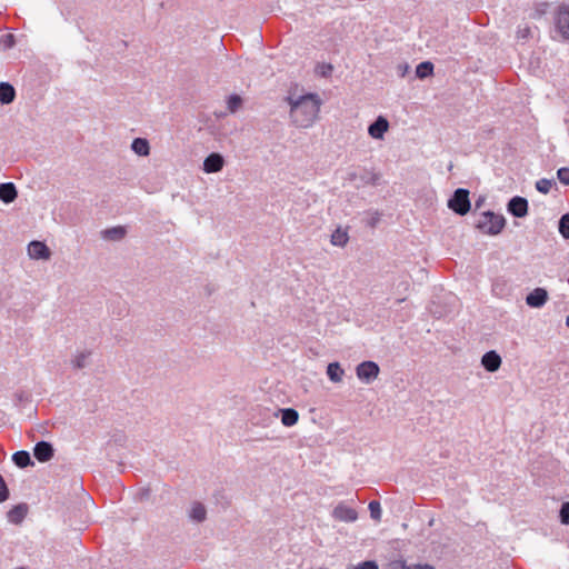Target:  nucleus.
I'll list each match as a JSON object with an SVG mask.
<instances>
[{
  "instance_id": "nucleus-1",
  "label": "nucleus",
  "mask_w": 569,
  "mask_h": 569,
  "mask_svg": "<svg viewBox=\"0 0 569 569\" xmlns=\"http://www.w3.org/2000/svg\"><path fill=\"white\" fill-rule=\"evenodd\" d=\"M290 106V118L292 122L301 128L310 127L318 117L321 100L317 93H306L295 98H286Z\"/></svg>"
},
{
  "instance_id": "nucleus-2",
  "label": "nucleus",
  "mask_w": 569,
  "mask_h": 569,
  "mask_svg": "<svg viewBox=\"0 0 569 569\" xmlns=\"http://www.w3.org/2000/svg\"><path fill=\"white\" fill-rule=\"evenodd\" d=\"M506 226V219L502 214L493 211H485L476 222V228L485 234H499Z\"/></svg>"
},
{
  "instance_id": "nucleus-3",
  "label": "nucleus",
  "mask_w": 569,
  "mask_h": 569,
  "mask_svg": "<svg viewBox=\"0 0 569 569\" xmlns=\"http://www.w3.org/2000/svg\"><path fill=\"white\" fill-rule=\"evenodd\" d=\"M469 194L466 188L456 189L447 201L448 208L456 214L466 216L471 209Z\"/></svg>"
},
{
  "instance_id": "nucleus-4",
  "label": "nucleus",
  "mask_w": 569,
  "mask_h": 569,
  "mask_svg": "<svg viewBox=\"0 0 569 569\" xmlns=\"http://www.w3.org/2000/svg\"><path fill=\"white\" fill-rule=\"evenodd\" d=\"M553 23L565 41H569V4L560 3L553 11Z\"/></svg>"
},
{
  "instance_id": "nucleus-5",
  "label": "nucleus",
  "mask_w": 569,
  "mask_h": 569,
  "mask_svg": "<svg viewBox=\"0 0 569 569\" xmlns=\"http://www.w3.org/2000/svg\"><path fill=\"white\" fill-rule=\"evenodd\" d=\"M348 180L351 182H356L357 188H361L369 184L379 186L381 181V174L379 172H375L363 168L360 171L349 172Z\"/></svg>"
},
{
  "instance_id": "nucleus-6",
  "label": "nucleus",
  "mask_w": 569,
  "mask_h": 569,
  "mask_svg": "<svg viewBox=\"0 0 569 569\" xmlns=\"http://www.w3.org/2000/svg\"><path fill=\"white\" fill-rule=\"evenodd\" d=\"M380 368L377 362L366 360L360 362L356 368L358 379L365 383H371L379 375Z\"/></svg>"
},
{
  "instance_id": "nucleus-7",
  "label": "nucleus",
  "mask_w": 569,
  "mask_h": 569,
  "mask_svg": "<svg viewBox=\"0 0 569 569\" xmlns=\"http://www.w3.org/2000/svg\"><path fill=\"white\" fill-rule=\"evenodd\" d=\"M528 200L521 196L512 197L507 203V211L516 217L523 218L528 214Z\"/></svg>"
},
{
  "instance_id": "nucleus-8",
  "label": "nucleus",
  "mask_w": 569,
  "mask_h": 569,
  "mask_svg": "<svg viewBox=\"0 0 569 569\" xmlns=\"http://www.w3.org/2000/svg\"><path fill=\"white\" fill-rule=\"evenodd\" d=\"M27 250L31 259L48 260L51 256L49 247L44 242L39 240H32L28 244Z\"/></svg>"
},
{
  "instance_id": "nucleus-9",
  "label": "nucleus",
  "mask_w": 569,
  "mask_h": 569,
  "mask_svg": "<svg viewBox=\"0 0 569 569\" xmlns=\"http://www.w3.org/2000/svg\"><path fill=\"white\" fill-rule=\"evenodd\" d=\"M33 456L39 462H48L54 456V448L49 441H38L33 448Z\"/></svg>"
},
{
  "instance_id": "nucleus-10",
  "label": "nucleus",
  "mask_w": 569,
  "mask_h": 569,
  "mask_svg": "<svg viewBox=\"0 0 569 569\" xmlns=\"http://www.w3.org/2000/svg\"><path fill=\"white\" fill-rule=\"evenodd\" d=\"M332 517L339 521L355 522L358 519V513L356 509L341 502L335 507Z\"/></svg>"
},
{
  "instance_id": "nucleus-11",
  "label": "nucleus",
  "mask_w": 569,
  "mask_h": 569,
  "mask_svg": "<svg viewBox=\"0 0 569 569\" xmlns=\"http://www.w3.org/2000/svg\"><path fill=\"white\" fill-rule=\"evenodd\" d=\"M224 166V159L222 154L218 152H211L203 160L202 169L206 173H216L222 170Z\"/></svg>"
},
{
  "instance_id": "nucleus-12",
  "label": "nucleus",
  "mask_w": 569,
  "mask_h": 569,
  "mask_svg": "<svg viewBox=\"0 0 569 569\" xmlns=\"http://www.w3.org/2000/svg\"><path fill=\"white\" fill-rule=\"evenodd\" d=\"M548 291L545 288H535L526 297V303L531 308H541L548 301Z\"/></svg>"
},
{
  "instance_id": "nucleus-13",
  "label": "nucleus",
  "mask_w": 569,
  "mask_h": 569,
  "mask_svg": "<svg viewBox=\"0 0 569 569\" xmlns=\"http://www.w3.org/2000/svg\"><path fill=\"white\" fill-rule=\"evenodd\" d=\"M501 362V357L496 350H489L481 357V365L488 372L498 371Z\"/></svg>"
},
{
  "instance_id": "nucleus-14",
  "label": "nucleus",
  "mask_w": 569,
  "mask_h": 569,
  "mask_svg": "<svg viewBox=\"0 0 569 569\" xmlns=\"http://www.w3.org/2000/svg\"><path fill=\"white\" fill-rule=\"evenodd\" d=\"M389 129V122L383 116H379L376 120L368 127V133L373 139H382L385 133Z\"/></svg>"
},
{
  "instance_id": "nucleus-15",
  "label": "nucleus",
  "mask_w": 569,
  "mask_h": 569,
  "mask_svg": "<svg viewBox=\"0 0 569 569\" xmlns=\"http://www.w3.org/2000/svg\"><path fill=\"white\" fill-rule=\"evenodd\" d=\"M269 413V417H278L280 416L281 418V422L283 423V426L286 427H292L295 426L297 422H298V419H299V413L296 409L293 408H283V409H278L277 411H274L273 413Z\"/></svg>"
},
{
  "instance_id": "nucleus-16",
  "label": "nucleus",
  "mask_w": 569,
  "mask_h": 569,
  "mask_svg": "<svg viewBox=\"0 0 569 569\" xmlns=\"http://www.w3.org/2000/svg\"><path fill=\"white\" fill-rule=\"evenodd\" d=\"M18 197V190L13 182L0 183V200L4 203L13 202Z\"/></svg>"
},
{
  "instance_id": "nucleus-17",
  "label": "nucleus",
  "mask_w": 569,
  "mask_h": 569,
  "mask_svg": "<svg viewBox=\"0 0 569 569\" xmlns=\"http://www.w3.org/2000/svg\"><path fill=\"white\" fill-rule=\"evenodd\" d=\"M28 513V506L26 503H19L13 506L7 513L8 520L11 523L19 525L26 518Z\"/></svg>"
},
{
  "instance_id": "nucleus-18",
  "label": "nucleus",
  "mask_w": 569,
  "mask_h": 569,
  "mask_svg": "<svg viewBox=\"0 0 569 569\" xmlns=\"http://www.w3.org/2000/svg\"><path fill=\"white\" fill-rule=\"evenodd\" d=\"M127 230L122 226L107 228L101 231V237L108 241H120L124 238Z\"/></svg>"
},
{
  "instance_id": "nucleus-19",
  "label": "nucleus",
  "mask_w": 569,
  "mask_h": 569,
  "mask_svg": "<svg viewBox=\"0 0 569 569\" xmlns=\"http://www.w3.org/2000/svg\"><path fill=\"white\" fill-rule=\"evenodd\" d=\"M16 98V89L9 82H0V102L2 104H9L13 102Z\"/></svg>"
},
{
  "instance_id": "nucleus-20",
  "label": "nucleus",
  "mask_w": 569,
  "mask_h": 569,
  "mask_svg": "<svg viewBox=\"0 0 569 569\" xmlns=\"http://www.w3.org/2000/svg\"><path fill=\"white\" fill-rule=\"evenodd\" d=\"M131 150L141 157H147L150 153V144L146 138H134L131 142Z\"/></svg>"
},
{
  "instance_id": "nucleus-21",
  "label": "nucleus",
  "mask_w": 569,
  "mask_h": 569,
  "mask_svg": "<svg viewBox=\"0 0 569 569\" xmlns=\"http://www.w3.org/2000/svg\"><path fill=\"white\" fill-rule=\"evenodd\" d=\"M13 463L19 468H27L29 466H33L34 462L31 459V456L26 450H19L12 455Z\"/></svg>"
},
{
  "instance_id": "nucleus-22",
  "label": "nucleus",
  "mask_w": 569,
  "mask_h": 569,
  "mask_svg": "<svg viewBox=\"0 0 569 569\" xmlns=\"http://www.w3.org/2000/svg\"><path fill=\"white\" fill-rule=\"evenodd\" d=\"M189 517L192 521L198 523L204 521L207 517V510L204 505L197 501L193 502L189 511Z\"/></svg>"
},
{
  "instance_id": "nucleus-23",
  "label": "nucleus",
  "mask_w": 569,
  "mask_h": 569,
  "mask_svg": "<svg viewBox=\"0 0 569 569\" xmlns=\"http://www.w3.org/2000/svg\"><path fill=\"white\" fill-rule=\"evenodd\" d=\"M345 371L339 362H330L327 366V376L332 382H340Z\"/></svg>"
},
{
  "instance_id": "nucleus-24",
  "label": "nucleus",
  "mask_w": 569,
  "mask_h": 569,
  "mask_svg": "<svg viewBox=\"0 0 569 569\" xmlns=\"http://www.w3.org/2000/svg\"><path fill=\"white\" fill-rule=\"evenodd\" d=\"M349 240L347 229L338 227L331 234V243L337 247H345Z\"/></svg>"
},
{
  "instance_id": "nucleus-25",
  "label": "nucleus",
  "mask_w": 569,
  "mask_h": 569,
  "mask_svg": "<svg viewBox=\"0 0 569 569\" xmlns=\"http://www.w3.org/2000/svg\"><path fill=\"white\" fill-rule=\"evenodd\" d=\"M435 66L431 61H422L416 67V77L426 79L433 74Z\"/></svg>"
},
{
  "instance_id": "nucleus-26",
  "label": "nucleus",
  "mask_w": 569,
  "mask_h": 569,
  "mask_svg": "<svg viewBox=\"0 0 569 569\" xmlns=\"http://www.w3.org/2000/svg\"><path fill=\"white\" fill-rule=\"evenodd\" d=\"M558 231L563 239L569 240V212L560 217L558 222Z\"/></svg>"
},
{
  "instance_id": "nucleus-27",
  "label": "nucleus",
  "mask_w": 569,
  "mask_h": 569,
  "mask_svg": "<svg viewBox=\"0 0 569 569\" xmlns=\"http://www.w3.org/2000/svg\"><path fill=\"white\" fill-rule=\"evenodd\" d=\"M91 355L90 351L79 352L71 361L74 369H83L87 367V359Z\"/></svg>"
},
{
  "instance_id": "nucleus-28",
  "label": "nucleus",
  "mask_w": 569,
  "mask_h": 569,
  "mask_svg": "<svg viewBox=\"0 0 569 569\" xmlns=\"http://www.w3.org/2000/svg\"><path fill=\"white\" fill-rule=\"evenodd\" d=\"M16 44V37L12 33H6L0 37V49L7 51Z\"/></svg>"
},
{
  "instance_id": "nucleus-29",
  "label": "nucleus",
  "mask_w": 569,
  "mask_h": 569,
  "mask_svg": "<svg viewBox=\"0 0 569 569\" xmlns=\"http://www.w3.org/2000/svg\"><path fill=\"white\" fill-rule=\"evenodd\" d=\"M368 509L370 511V517L373 520L379 521L381 519L382 510L378 500H371L368 505Z\"/></svg>"
},
{
  "instance_id": "nucleus-30",
  "label": "nucleus",
  "mask_w": 569,
  "mask_h": 569,
  "mask_svg": "<svg viewBox=\"0 0 569 569\" xmlns=\"http://www.w3.org/2000/svg\"><path fill=\"white\" fill-rule=\"evenodd\" d=\"M242 104V99L240 96L233 93L230 94L227 99V108L230 112H236L240 106Z\"/></svg>"
},
{
  "instance_id": "nucleus-31",
  "label": "nucleus",
  "mask_w": 569,
  "mask_h": 569,
  "mask_svg": "<svg viewBox=\"0 0 569 569\" xmlns=\"http://www.w3.org/2000/svg\"><path fill=\"white\" fill-rule=\"evenodd\" d=\"M558 517L561 525L569 526V501L561 503Z\"/></svg>"
},
{
  "instance_id": "nucleus-32",
  "label": "nucleus",
  "mask_w": 569,
  "mask_h": 569,
  "mask_svg": "<svg viewBox=\"0 0 569 569\" xmlns=\"http://www.w3.org/2000/svg\"><path fill=\"white\" fill-rule=\"evenodd\" d=\"M552 183L553 181L552 180H549V179H546V178H542V179H539L537 182H536V189L543 193V194H547L551 187H552Z\"/></svg>"
},
{
  "instance_id": "nucleus-33",
  "label": "nucleus",
  "mask_w": 569,
  "mask_h": 569,
  "mask_svg": "<svg viewBox=\"0 0 569 569\" xmlns=\"http://www.w3.org/2000/svg\"><path fill=\"white\" fill-rule=\"evenodd\" d=\"M557 178L559 181L569 186V168L568 167H561L557 170Z\"/></svg>"
},
{
  "instance_id": "nucleus-34",
  "label": "nucleus",
  "mask_w": 569,
  "mask_h": 569,
  "mask_svg": "<svg viewBox=\"0 0 569 569\" xmlns=\"http://www.w3.org/2000/svg\"><path fill=\"white\" fill-rule=\"evenodd\" d=\"M9 488L3 477L0 475V503L4 502L9 498Z\"/></svg>"
},
{
  "instance_id": "nucleus-35",
  "label": "nucleus",
  "mask_w": 569,
  "mask_h": 569,
  "mask_svg": "<svg viewBox=\"0 0 569 569\" xmlns=\"http://www.w3.org/2000/svg\"><path fill=\"white\" fill-rule=\"evenodd\" d=\"M355 569H379L378 563L375 560H365L358 563Z\"/></svg>"
},
{
  "instance_id": "nucleus-36",
  "label": "nucleus",
  "mask_w": 569,
  "mask_h": 569,
  "mask_svg": "<svg viewBox=\"0 0 569 569\" xmlns=\"http://www.w3.org/2000/svg\"><path fill=\"white\" fill-rule=\"evenodd\" d=\"M388 569H411V567L407 566L405 560H395L388 565Z\"/></svg>"
},
{
  "instance_id": "nucleus-37",
  "label": "nucleus",
  "mask_w": 569,
  "mask_h": 569,
  "mask_svg": "<svg viewBox=\"0 0 569 569\" xmlns=\"http://www.w3.org/2000/svg\"><path fill=\"white\" fill-rule=\"evenodd\" d=\"M380 217L381 214L378 212V211H375L371 217L367 220V226L368 227H371V228H375L379 221H380Z\"/></svg>"
},
{
  "instance_id": "nucleus-38",
  "label": "nucleus",
  "mask_w": 569,
  "mask_h": 569,
  "mask_svg": "<svg viewBox=\"0 0 569 569\" xmlns=\"http://www.w3.org/2000/svg\"><path fill=\"white\" fill-rule=\"evenodd\" d=\"M408 70H409V66L407 63L398 66V72H399L400 77H405L406 73L408 72Z\"/></svg>"
},
{
  "instance_id": "nucleus-39",
  "label": "nucleus",
  "mask_w": 569,
  "mask_h": 569,
  "mask_svg": "<svg viewBox=\"0 0 569 569\" xmlns=\"http://www.w3.org/2000/svg\"><path fill=\"white\" fill-rule=\"evenodd\" d=\"M411 569H435V567L426 563V565H416V566L411 567Z\"/></svg>"
},
{
  "instance_id": "nucleus-40",
  "label": "nucleus",
  "mask_w": 569,
  "mask_h": 569,
  "mask_svg": "<svg viewBox=\"0 0 569 569\" xmlns=\"http://www.w3.org/2000/svg\"><path fill=\"white\" fill-rule=\"evenodd\" d=\"M549 4L547 2L541 3V7H543V8L542 9H537V13L539 16L545 14L546 13V9L545 8H547Z\"/></svg>"
},
{
  "instance_id": "nucleus-41",
  "label": "nucleus",
  "mask_w": 569,
  "mask_h": 569,
  "mask_svg": "<svg viewBox=\"0 0 569 569\" xmlns=\"http://www.w3.org/2000/svg\"><path fill=\"white\" fill-rule=\"evenodd\" d=\"M482 202H483V198H479L478 200H476V202H475L476 209H479L482 206Z\"/></svg>"
},
{
  "instance_id": "nucleus-42",
  "label": "nucleus",
  "mask_w": 569,
  "mask_h": 569,
  "mask_svg": "<svg viewBox=\"0 0 569 569\" xmlns=\"http://www.w3.org/2000/svg\"><path fill=\"white\" fill-rule=\"evenodd\" d=\"M326 68L328 69L329 72L332 71V66L331 64H328Z\"/></svg>"
},
{
  "instance_id": "nucleus-43",
  "label": "nucleus",
  "mask_w": 569,
  "mask_h": 569,
  "mask_svg": "<svg viewBox=\"0 0 569 569\" xmlns=\"http://www.w3.org/2000/svg\"><path fill=\"white\" fill-rule=\"evenodd\" d=\"M566 326L569 328V315L566 318Z\"/></svg>"
},
{
  "instance_id": "nucleus-44",
  "label": "nucleus",
  "mask_w": 569,
  "mask_h": 569,
  "mask_svg": "<svg viewBox=\"0 0 569 569\" xmlns=\"http://www.w3.org/2000/svg\"><path fill=\"white\" fill-rule=\"evenodd\" d=\"M328 72V69H325V71L322 72V76H326Z\"/></svg>"
},
{
  "instance_id": "nucleus-45",
  "label": "nucleus",
  "mask_w": 569,
  "mask_h": 569,
  "mask_svg": "<svg viewBox=\"0 0 569 569\" xmlns=\"http://www.w3.org/2000/svg\"><path fill=\"white\" fill-rule=\"evenodd\" d=\"M328 72V69H325V71L322 72V76H326Z\"/></svg>"
}]
</instances>
